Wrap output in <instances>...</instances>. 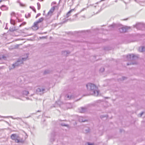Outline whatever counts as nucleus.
I'll use <instances>...</instances> for the list:
<instances>
[{
    "label": "nucleus",
    "instance_id": "nucleus-19",
    "mask_svg": "<svg viewBox=\"0 0 145 145\" xmlns=\"http://www.w3.org/2000/svg\"><path fill=\"white\" fill-rule=\"evenodd\" d=\"M73 9H72L70 10L69 12H67V13L66 14V16L67 18H68L70 15V13L72 12V11H73Z\"/></svg>",
    "mask_w": 145,
    "mask_h": 145
},
{
    "label": "nucleus",
    "instance_id": "nucleus-31",
    "mask_svg": "<svg viewBox=\"0 0 145 145\" xmlns=\"http://www.w3.org/2000/svg\"><path fill=\"white\" fill-rule=\"evenodd\" d=\"M116 25L115 24H114V25H111L110 26V27H112V28H114L116 26Z\"/></svg>",
    "mask_w": 145,
    "mask_h": 145
},
{
    "label": "nucleus",
    "instance_id": "nucleus-41",
    "mask_svg": "<svg viewBox=\"0 0 145 145\" xmlns=\"http://www.w3.org/2000/svg\"><path fill=\"white\" fill-rule=\"evenodd\" d=\"M42 38H43V39H44V38H45V37H42Z\"/></svg>",
    "mask_w": 145,
    "mask_h": 145
},
{
    "label": "nucleus",
    "instance_id": "nucleus-15",
    "mask_svg": "<svg viewBox=\"0 0 145 145\" xmlns=\"http://www.w3.org/2000/svg\"><path fill=\"white\" fill-rule=\"evenodd\" d=\"M79 120L80 122H84L87 120L82 117H80L79 118Z\"/></svg>",
    "mask_w": 145,
    "mask_h": 145
},
{
    "label": "nucleus",
    "instance_id": "nucleus-18",
    "mask_svg": "<svg viewBox=\"0 0 145 145\" xmlns=\"http://www.w3.org/2000/svg\"><path fill=\"white\" fill-rule=\"evenodd\" d=\"M10 23L12 25H14L16 24L15 21L11 18L10 20Z\"/></svg>",
    "mask_w": 145,
    "mask_h": 145
},
{
    "label": "nucleus",
    "instance_id": "nucleus-34",
    "mask_svg": "<svg viewBox=\"0 0 145 145\" xmlns=\"http://www.w3.org/2000/svg\"><path fill=\"white\" fill-rule=\"evenodd\" d=\"M56 3V2H52V5H54V4H55Z\"/></svg>",
    "mask_w": 145,
    "mask_h": 145
},
{
    "label": "nucleus",
    "instance_id": "nucleus-12",
    "mask_svg": "<svg viewBox=\"0 0 145 145\" xmlns=\"http://www.w3.org/2000/svg\"><path fill=\"white\" fill-rule=\"evenodd\" d=\"M39 28L38 24H35V22L34 24V25L32 27V29L34 30H36Z\"/></svg>",
    "mask_w": 145,
    "mask_h": 145
},
{
    "label": "nucleus",
    "instance_id": "nucleus-26",
    "mask_svg": "<svg viewBox=\"0 0 145 145\" xmlns=\"http://www.w3.org/2000/svg\"><path fill=\"white\" fill-rule=\"evenodd\" d=\"M16 33H18V35L19 34V32H18L17 29H16V32H13V34H16Z\"/></svg>",
    "mask_w": 145,
    "mask_h": 145
},
{
    "label": "nucleus",
    "instance_id": "nucleus-27",
    "mask_svg": "<svg viewBox=\"0 0 145 145\" xmlns=\"http://www.w3.org/2000/svg\"><path fill=\"white\" fill-rule=\"evenodd\" d=\"M16 19H18V22H21L23 21V20L19 19L17 17H16Z\"/></svg>",
    "mask_w": 145,
    "mask_h": 145
},
{
    "label": "nucleus",
    "instance_id": "nucleus-13",
    "mask_svg": "<svg viewBox=\"0 0 145 145\" xmlns=\"http://www.w3.org/2000/svg\"><path fill=\"white\" fill-rule=\"evenodd\" d=\"M44 20V18L41 17L38 20L35 22V24H38Z\"/></svg>",
    "mask_w": 145,
    "mask_h": 145
},
{
    "label": "nucleus",
    "instance_id": "nucleus-38",
    "mask_svg": "<svg viewBox=\"0 0 145 145\" xmlns=\"http://www.w3.org/2000/svg\"><path fill=\"white\" fill-rule=\"evenodd\" d=\"M28 17H29L30 16V14H28Z\"/></svg>",
    "mask_w": 145,
    "mask_h": 145
},
{
    "label": "nucleus",
    "instance_id": "nucleus-30",
    "mask_svg": "<svg viewBox=\"0 0 145 145\" xmlns=\"http://www.w3.org/2000/svg\"><path fill=\"white\" fill-rule=\"evenodd\" d=\"M40 14H41L40 13L38 14L36 17V18H37L40 15Z\"/></svg>",
    "mask_w": 145,
    "mask_h": 145
},
{
    "label": "nucleus",
    "instance_id": "nucleus-21",
    "mask_svg": "<svg viewBox=\"0 0 145 145\" xmlns=\"http://www.w3.org/2000/svg\"><path fill=\"white\" fill-rule=\"evenodd\" d=\"M10 15L12 18L13 16L16 17V14L14 12H12L10 14Z\"/></svg>",
    "mask_w": 145,
    "mask_h": 145
},
{
    "label": "nucleus",
    "instance_id": "nucleus-42",
    "mask_svg": "<svg viewBox=\"0 0 145 145\" xmlns=\"http://www.w3.org/2000/svg\"><path fill=\"white\" fill-rule=\"evenodd\" d=\"M71 105V104H70V103H68V104H67V105Z\"/></svg>",
    "mask_w": 145,
    "mask_h": 145
},
{
    "label": "nucleus",
    "instance_id": "nucleus-11",
    "mask_svg": "<svg viewBox=\"0 0 145 145\" xmlns=\"http://www.w3.org/2000/svg\"><path fill=\"white\" fill-rule=\"evenodd\" d=\"M69 53V52L68 51H64L62 52V54L63 56H67Z\"/></svg>",
    "mask_w": 145,
    "mask_h": 145
},
{
    "label": "nucleus",
    "instance_id": "nucleus-6",
    "mask_svg": "<svg viewBox=\"0 0 145 145\" xmlns=\"http://www.w3.org/2000/svg\"><path fill=\"white\" fill-rule=\"evenodd\" d=\"M130 29V27L127 26H121L119 29V31L121 33L126 32L127 30Z\"/></svg>",
    "mask_w": 145,
    "mask_h": 145
},
{
    "label": "nucleus",
    "instance_id": "nucleus-45",
    "mask_svg": "<svg viewBox=\"0 0 145 145\" xmlns=\"http://www.w3.org/2000/svg\"><path fill=\"white\" fill-rule=\"evenodd\" d=\"M136 2H137V0H134Z\"/></svg>",
    "mask_w": 145,
    "mask_h": 145
},
{
    "label": "nucleus",
    "instance_id": "nucleus-23",
    "mask_svg": "<svg viewBox=\"0 0 145 145\" xmlns=\"http://www.w3.org/2000/svg\"><path fill=\"white\" fill-rule=\"evenodd\" d=\"M37 6H38V9L39 10L40 9V4L39 3H37Z\"/></svg>",
    "mask_w": 145,
    "mask_h": 145
},
{
    "label": "nucleus",
    "instance_id": "nucleus-40",
    "mask_svg": "<svg viewBox=\"0 0 145 145\" xmlns=\"http://www.w3.org/2000/svg\"><path fill=\"white\" fill-rule=\"evenodd\" d=\"M62 125L65 126H67V125Z\"/></svg>",
    "mask_w": 145,
    "mask_h": 145
},
{
    "label": "nucleus",
    "instance_id": "nucleus-32",
    "mask_svg": "<svg viewBox=\"0 0 145 145\" xmlns=\"http://www.w3.org/2000/svg\"><path fill=\"white\" fill-rule=\"evenodd\" d=\"M144 112H142L140 114V117H141L142 115H143V114H144Z\"/></svg>",
    "mask_w": 145,
    "mask_h": 145
},
{
    "label": "nucleus",
    "instance_id": "nucleus-48",
    "mask_svg": "<svg viewBox=\"0 0 145 145\" xmlns=\"http://www.w3.org/2000/svg\"><path fill=\"white\" fill-rule=\"evenodd\" d=\"M25 17H26V18H27V17H26V15H25Z\"/></svg>",
    "mask_w": 145,
    "mask_h": 145
},
{
    "label": "nucleus",
    "instance_id": "nucleus-47",
    "mask_svg": "<svg viewBox=\"0 0 145 145\" xmlns=\"http://www.w3.org/2000/svg\"><path fill=\"white\" fill-rule=\"evenodd\" d=\"M2 1H1V0H0V3Z\"/></svg>",
    "mask_w": 145,
    "mask_h": 145
},
{
    "label": "nucleus",
    "instance_id": "nucleus-24",
    "mask_svg": "<svg viewBox=\"0 0 145 145\" xmlns=\"http://www.w3.org/2000/svg\"><path fill=\"white\" fill-rule=\"evenodd\" d=\"M30 8H31V9H32L33 11H34L35 12H36V10H35V8L33 7H30Z\"/></svg>",
    "mask_w": 145,
    "mask_h": 145
},
{
    "label": "nucleus",
    "instance_id": "nucleus-29",
    "mask_svg": "<svg viewBox=\"0 0 145 145\" xmlns=\"http://www.w3.org/2000/svg\"><path fill=\"white\" fill-rule=\"evenodd\" d=\"M71 97H72V96L71 95L69 96V95H68L67 96V98H69V99H70L71 98H72Z\"/></svg>",
    "mask_w": 145,
    "mask_h": 145
},
{
    "label": "nucleus",
    "instance_id": "nucleus-22",
    "mask_svg": "<svg viewBox=\"0 0 145 145\" xmlns=\"http://www.w3.org/2000/svg\"><path fill=\"white\" fill-rule=\"evenodd\" d=\"M50 72V71L48 70H45L44 72V74H47L49 73Z\"/></svg>",
    "mask_w": 145,
    "mask_h": 145
},
{
    "label": "nucleus",
    "instance_id": "nucleus-39",
    "mask_svg": "<svg viewBox=\"0 0 145 145\" xmlns=\"http://www.w3.org/2000/svg\"><path fill=\"white\" fill-rule=\"evenodd\" d=\"M78 14H78H75V16L76 17H77V15Z\"/></svg>",
    "mask_w": 145,
    "mask_h": 145
},
{
    "label": "nucleus",
    "instance_id": "nucleus-9",
    "mask_svg": "<svg viewBox=\"0 0 145 145\" xmlns=\"http://www.w3.org/2000/svg\"><path fill=\"white\" fill-rule=\"evenodd\" d=\"M56 6H53L50 9L49 12L48 13L47 15L50 16L52 15L53 12L54 11L55 9V7Z\"/></svg>",
    "mask_w": 145,
    "mask_h": 145
},
{
    "label": "nucleus",
    "instance_id": "nucleus-5",
    "mask_svg": "<svg viewBox=\"0 0 145 145\" xmlns=\"http://www.w3.org/2000/svg\"><path fill=\"white\" fill-rule=\"evenodd\" d=\"M16 27L15 26L10 27L9 28L8 31L11 32L10 34L13 36H18V33H16V34H13V32H16Z\"/></svg>",
    "mask_w": 145,
    "mask_h": 145
},
{
    "label": "nucleus",
    "instance_id": "nucleus-20",
    "mask_svg": "<svg viewBox=\"0 0 145 145\" xmlns=\"http://www.w3.org/2000/svg\"><path fill=\"white\" fill-rule=\"evenodd\" d=\"M23 94L24 95H27L29 93V92L27 91H23Z\"/></svg>",
    "mask_w": 145,
    "mask_h": 145
},
{
    "label": "nucleus",
    "instance_id": "nucleus-3",
    "mask_svg": "<svg viewBox=\"0 0 145 145\" xmlns=\"http://www.w3.org/2000/svg\"><path fill=\"white\" fill-rule=\"evenodd\" d=\"M10 137L12 140H14L16 142L23 143L24 142V141L22 138L20 137L16 134H12L10 136Z\"/></svg>",
    "mask_w": 145,
    "mask_h": 145
},
{
    "label": "nucleus",
    "instance_id": "nucleus-35",
    "mask_svg": "<svg viewBox=\"0 0 145 145\" xmlns=\"http://www.w3.org/2000/svg\"><path fill=\"white\" fill-rule=\"evenodd\" d=\"M122 78H123V80H124L125 79V78H126L125 77H122Z\"/></svg>",
    "mask_w": 145,
    "mask_h": 145
},
{
    "label": "nucleus",
    "instance_id": "nucleus-37",
    "mask_svg": "<svg viewBox=\"0 0 145 145\" xmlns=\"http://www.w3.org/2000/svg\"><path fill=\"white\" fill-rule=\"evenodd\" d=\"M88 145H92V144H90L89 143H88Z\"/></svg>",
    "mask_w": 145,
    "mask_h": 145
},
{
    "label": "nucleus",
    "instance_id": "nucleus-8",
    "mask_svg": "<svg viewBox=\"0 0 145 145\" xmlns=\"http://www.w3.org/2000/svg\"><path fill=\"white\" fill-rule=\"evenodd\" d=\"M87 108L86 106L81 107L79 108L78 110L80 112L84 113L87 111Z\"/></svg>",
    "mask_w": 145,
    "mask_h": 145
},
{
    "label": "nucleus",
    "instance_id": "nucleus-44",
    "mask_svg": "<svg viewBox=\"0 0 145 145\" xmlns=\"http://www.w3.org/2000/svg\"><path fill=\"white\" fill-rule=\"evenodd\" d=\"M1 12H0V16H1Z\"/></svg>",
    "mask_w": 145,
    "mask_h": 145
},
{
    "label": "nucleus",
    "instance_id": "nucleus-43",
    "mask_svg": "<svg viewBox=\"0 0 145 145\" xmlns=\"http://www.w3.org/2000/svg\"><path fill=\"white\" fill-rule=\"evenodd\" d=\"M115 1V2H117V0H116Z\"/></svg>",
    "mask_w": 145,
    "mask_h": 145
},
{
    "label": "nucleus",
    "instance_id": "nucleus-36",
    "mask_svg": "<svg viewBox=\"0 0 145 145\" xmlns=\"http://www.w3.org/2000/svg\"><path fill=\"white\" fill-rule=\"evenodd\" d=\"M86 8H84L81 11V12L84 10L85 9H86Z\"/></svg>",
    "mask_w": 145,
    "mask_h": 145
},
{
    "label": "nucleus",
    "instance_id": "nucleus-28",
    "mask_svg": "<svg viewBox=\"0 0 145 145\" xmlns=\"http://www.w3.org/2000/svg\"><path fill=\"white\" fill-rule=\"evenodd\" d=\"M104 71V69L103 68H101L100 69V71L103 72Z\"/></svg>",
    "mask_w": 145,
    "mask_h": 145
},
{
    "label": "nucleus",
    "instance_id": "nucleus-25",
    "mask_svg": "<svg viewBox=\"0 0 145 145\" xmlns=\"http://www.w3.org/2000/svg\"><path fill=\"white\" fill-rule=\"evenodd\" d=\"M26 24V22H23L22 24H21L20 25H19V27H21L22 26H23V25H25Z\"/></svg>",
    "mask_w": 145,
    "mask_h": 145
},
{
    "label": "nucleus",
    "instance_id": "nucleus-2",
    "mask_svg": "<svg viewBox=\"0 0 145 145\" xmlns=\"http://www.w3.org/2000/svg\"><path fill=\"white\" fill-rule=\"evenodd\" d=\"M26 57L20 58L18 59L16 62L12 65V66L13 68H10V70L14 69L16 67L20 66L21 64H23V61H25L28 57V54H26Z\"/></svg>",
    "mask_w": 145,
    "mask_h": 145
},
{
    "label": "nucleus",
    "instance_id": "nucleus-33",
    "mask_svg": "<svg viewBox=\"0 0 145 145\" xmlns=\"http://www.w3.org/2000/svg\"><path fill=\"white\" fill-rule=\"evenodd\" d=\"M86 133H88L89 132V129H88L86 130Z\"/></svg>",
    "mask_w": 145,
    "mask_h": 145
},
{
    "label": "nucleus",
    "instance_id": "nucleus-1",
    "mask_svg": "<svg viewBox=\"0 0 145 145\" xmlns=\"http://www.w3.org/2000/svg\"><path fill=\"white\" fill-rule=\"evenodd\" d=\"M86 87L88 90L90 91L91 95L96 96L98 95V88L95 85L91 83H88L86 85Z\"/></svg>",
    "mask_w": 145,
    "mask_h": 145
},
{
    "label": "nucleus",
    "instance_id": "nucleus-16",
    "mask_svg": "<svg viewBox=\"0 0 145 145\" xmlns=\"http://www.w3.org/2000/svg\"><path fill=\"white\" fill-rule=\"evenodd\" d=\"M6 59V56L3 55H0V60H5Z\"/></svg>",
    "mask_w": 145,
    "mask_h": 145
},
{
    "label": "nucleus",
    "instance_id": "nucleus-10",
    "mask_svg": "<svg viewBox=\"0 0 145 145\" xmlns=\"http://www.w3.org/2000/svg\"><path fill=\"white\" fill-rule=\"evenodd\" d=\"M135 56L133 54H128L127 56V60H131V58L132 59H134V57Z\"/></svg>",
    "mask_w": 145,
    "mask_h": 145
},
{
    "label": "nucleus",
    "instance_id": "nucleus-4",
    "mask_svg": "<svg viewBox=\"0 0 145 145\" xmlns=\"http://www.w3.org/2000/svg\"><path fill=\"white\" fill-rule=\"evenodd\" d=\"M144 24L142 23H138L135 25H134V27H136L138 29H144Z\"/></svg>",
    "mask_w": 145,
    "mask_h": 145
},
{
    "label": "nucleus",
    "instance_id": "nucleus-17",
    "mask_svg": "<svg viewBox=\"0 0 145 145\" xmlns=\"http://www.w3.org/2000/svg\"><path fill=\"white\" fill-rule=\"evenodd\" d=\"M139 50L141 52L145 51V46H142L141 47H140Z\"/></svg>",
    "mask_w": 145,
    "mask_h": 145
},
{
    "label": "nucleus",
    "instance_id": "nucleus-7",
    "mask_svg": "<svg viewBox=\"0 0 145 145\" xmlns=\"http://www.w3.org/2000/svg\"><path fill=\"white\" fill-rule=\"evenodd\" d=\"M45 91V89L43 88H38L36 89L37 93L40 95L43 94Z\"/></svg>",
    "mask_w": 145,
    "mask_h": 145
},
{
    "label": "nucleus",
    "instance_id": "nucleus-14",
    "mask_svg": "<svg viewBox=\"0 0 145 145\" xmlns=\"http://www.w3.org/2000/svg\"><path fill=\"white\" fill-rule=\"evenodd\" d=\"M0 8L3 10H6L8 9V7L5 5H2Z\"/></svg>",
    "mask_w": 145,
    "mask_h": 145
},
{
    "label": "nucleus",
    "instance_id": "nucleus-46",
    "mask_svg": "<svg viewBox=\"0 0 145 145\" xmlns=\"http://www.w3.org/2000/svg\"><path fill=\"white\" fill-rule=\"evenodd\" d=\"M39 0L40 1H42L43 0H41V1H40V0Z\"/></svg>",
    "mask_w": 145,
    "mask_h": 145
}]
</instances>
